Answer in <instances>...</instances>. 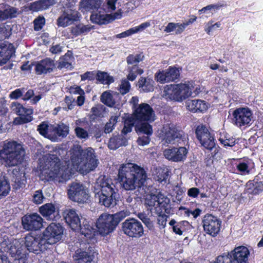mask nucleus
<instances>
[{
    "mask_svg": "<svg viewBox=\"0 0 263 263\" xmlns=\"http://www.w3.org/2000/svg\"><path fill=\"white\" fill-rule=\"evenodd\" d=\"M147 179L145 170L135 163L122 164L118 171V180L121 186L126 191L138 190L144 185Z\"/></svg>",
    "mask_w": 263,
    "mask_h": 263,
    "instance_id": "nucleus-1",
    "label": "nucleus"
},
{
    "mask_svg": "<svg viewBox=\"0 0 263 263\" xmlns=\"http://www.w3.org/2000/svg\"><path fill=\"white\" fill-rule=\"evenodd\" d=\"M96 185L97 190L99 191L95 193L96 200L105 208H114L117 204L119 198L118 190L115 185L105 176H100L97 179Z\"/></svg>",
    "mask_w": 263,
    "mask_h": 263,
    "instance_id": "nucleus-2",
    "label": "nucleus"
},
{
    "mask_svg": "<svg viewBox=\"0 0 263 263\" xmlns=\"http://www.w3.org/2000/svg\"><path fill=\"white\" fill-rule=\"evenodd\" d=\"M45 165L41 170V174L47 180L57 179L63 182L69 179L70 172L67 165H61L56 155L47 154L44 156Z\"/></svg>",
    "mask_w": 263,
    "mask_h": 263,
    "instance_id": "nucleus-3",
    "label": "nucleus"
},
{
    "mask_svg": "<svg viewBox=\"0 0 263 263\" xmlns=\"http://www.w3.org/2000/svg\"><path fill=\"white\" fill-rule=\"evenodd\" d=\"M25 154L21 143L6 140L2 143L0 149V164L8 167L16 166L22 162Z\"/></svg>",
    "mask_w": 263,
    "mask_h": 263,
    "instance_id": "nucleus-4",
    "label": "nucleus"
},
{
    "mask_svg": "<svg viewBox=\"0 0 263 263\" xmlns=\"http://www.w3.org/2000/svg\"><path fill=\"white\" fill-rule=\"evenodd\" d=\"M71 160L73 165L83 174L93 171L98 164V160L96 159L95 151L91 147L85 149L79 148L73 153Z\"/></svg>",
    "mask_w": 263,
    "mask_h": 263,
    "instance_id": "nucleus-5",
    "label": "nucleus"
},
{
    "mask_svg": "<svg viewBox=\"0 0 263 263\" xmlns=\"http://www.w3.org/2000/svg\"><path fill=\"white\" fill-rule=\"evenodd\" d=\"M129 212L123 210L114 214L103 213L96 222V227L99 233L105 236L112 233L119 222L129 215Z\"/></svg>",
    "mask_w": 263,
    "mask_h": 263,
    "instance_id": "nucleus-6",
    "label": "nucleus"
},
{
    "mask_svg": "<svg viewBox=\"0 0 263 263\" xmlns=\"http://www.w3.org/2000/svg\"><path fill=\"white\" fill-rule=\"evenodd\" d=\"M63 217L66 222L73 230H80V234L84 236L86 240L95 238L96 231L87 223L85 220L80 219L78 214L74 210L67 209L63 212Z\"/></svg>",
    "mask_w": 263,
    "mask_h": 263,
    "instance_id": "nucleus-7",
    "label": "nucleus"
},
{
    "mask_svg": "<svg viewBox=\"0 0 263 263\" xmlns=\"http://www.w3.org/2000/svg\"><path fill=\"white\" fill-rule=\"evenodd\" d=\"M163 145L168 146L169 144L176 145L181 144L185 139L184 132L179 129L173 124H166L159 133Z\"/></svg>",
    "mask_w": 263,
    "mask_h": 263,
    "instance_id": "nucleus-8",
    "label": "nucleus"
},
{
    "mask_svg": "<svg viewBox=\"0 0 263 263\" xmlns=\"http://www.w3.org/2000/svg\"><path fill=\"white\" fill-rule=\"evenodd\" d=\"M67 195L71 200L79 204L87 203L90 201L88 189L79 182L73 181L68 185Z\"/></svg>",
    "mask_w": 263,
    "mask_h": 263,
    "instance_id": "nucleus-9",
    "label": "nucleus"
},
{
    "mask_svg": "<svg viewBox=\"0 0 263 263\" xmlns=\"http://www.w3.org/2000/svg\"><path fill=\"white\" fill-rule=\"evenodd\" d=\"M44 238L43 234L39 235L28 234L25 237L26 248L29 252L37 254L45 251L49 248V246Z\"/></svg>",
    "mask_w": 263,
    "mask_h": 263,
    "instance_id": "nucleus-10",
    "label": "nucleus"
},
{
    "mask_svg": "<svg viewBox=\"0 0 263 263\" xmlns=\"http://www.w3.org/2000/svg\"><path fill=\"white\" fill-rule=\"evenodd\" d=\"M64 228L59 223H50L42 233L48 246L60 240L63 234Z\"/></svg>",
    "mask_w": 263,
    "mask_h": 263,
    "instance_id": "nucleus-11",
    "label": "nucleus"
},
{
    "mask_svg": "<svg viewBox=\"0 0 263 263\" xmlns=\"http://www.w3.org/2000/svg\"><path fill=\"white\" fill-rule=\"evenodd\" d=\"M144 56L142 53L130 54L126 58V62L128 64L127 70L128 74L127 79L128 80L133 81L137 75L141 74L143 72V69L139 68L138 63L143 61Z\"/></svg>",
    "mask_w": 263,
    "mask_h": 263,
    "instance_id": "nucleus-12",
    "label": "nucleus"
},
{
    "mask_svg": "<svg viewBox=\"0 0 263 263\" xmlns=\"http://www.w3.org/2000/svg\"><path fill=\"white\" fill-rule=\"evenodd\" d=\"M122 229L125 234L131 237L139 238L144 233L141 223L135 218H129L122 223Z\"/></svg>",
    "mask_w": 263,
    "mask_h": 263,
    "instance_id": "nucleus-13",
    "label": "nucleus"
},
{
    "mask_svg": "<svg viewBox=\"0 0 263 263\" xmlns=\"http://www.w3.org/2000/svg\"><path fill=\"white\" fill-rule=\"evenodd\" d=\"M11 108L14 113L19 116L18 117L14 119L13 121L14 124H22L32 120L31 116L33 113L32 109L26 108L20 103L15 102L11 103Z\"/></svg>",
    "mask_w": 263,
    "mask_h": 263,
    "instance_id": "nucleus-14",
    "label": "nucleus"
},
{
    "mask_svg": "<svg viewBox=\"0 0 263 263\" xmlns=\"http://www.w3.org/2000/svg\"><path fill=\"white\" fill-rule=\"evenodd\" d=\"M136 132L139 136L137 140L139 145L144 146L149 144V136L153 134V129L148 122L136 123Z\"/></svg>",
    "mask_w": 263,
    "mask_h": 263,
    "instance_id": "nucleus-15",
    "label": "nucleus"
},
{
    "mask_svg": "<svg viewBox=\"0 0 263 263\" xmlns=\"http://www.w3.org/2000/svg\"><path fill=\"white\" fill-rule=\"evenodd\" d=\"M135 120L136 121L147 122L155 120V114L153 108L147 104H140L134 111Z\"/></svg>",
    "mask_w": 263,
    "mask_h": 263,
    "instance_id": "nucleus-16",
    "label": "nucleus"
},
{
    "mask_svg": "<svg viewBox=\"0 0 263 263\" xmlns=\"http://www.w3.org/2000/svg\"><path fill=\"white\" fill-rule=\"evenodd\" d=\"M23 228L27 231H36L43 227V218L37 213L26 215L23 217Z\"/></svg>",
    "mask_w": 263,
    "mask_h": 263,
    "instance_id": "nucleus-17",
    "label": "nucleus"
},
{
    "mask_svg": "<svg viewBox=\"0 0 263 263\" xmlns=\"http://www.w3.org/2000/svg\"><path fill=\"white\" fill-rule=\"evenodd\" d=\"M203 227L206 233L216 236L220 230L221 221L211 214L205 215L202 220Z\"/></svg>",
    "mask_w": 263,
    "mask_h": 263,
    "instance_id": "nucleus-18",
    "label": "nucleus"
},
{
    "mask_svg": "<svg viewBox=\"0 0 263 263\" xmlns=\"http://www.w3.org/2000/svg\"><path fill=\"white\" fill-rule=\"evenodd\" d=\"M252 114L250 109L246 108H239L234 111L233 121L238 127L249 125L252 118Z\"/></svg>",
    "mask_w": 263,
    "mask_h": 263,
    "instance_id": "nucleus-19",
    "label": "nucleus"
},
{
    "mask_svg": "<svg viewBox=\"0 0 263 263\" xmlns=\"http://www.w3.org/2000/svg\"><path fill=\"white\" fill-rule=\"evenodd\" d=\"M20 243L18 240L13 239L6 235L0 236V251L9 253L13 255L18 251Z\"/></svg>",
    "mask_w": 263,
    "mask_h": 263,
    "instance_id": "nucleus-20",
    "label": "nucleus"
},
{
    "mask_svg": "<svg viewBox=\"0 0 263 263\" xmlns=\"http://www.w3.org/2000/svg\"><path fill=\"white\" fill-rule=\"evenodd\" d=\"M187 149L185 147L167 148L164 151L165 158L173 162H180L186 159Z\"/></svg>",
    "mask_w": 263,
    "mask_h": 263,
    "instance_id": "nucleus-21",
    "label": "nucleus"
},
{
    "mask_svg": "<svg viewBox=\"0 0 263 263\" xmlns=\"http://www.w3.org/2000/svg\"><path fill=\"white\" fill-rule=\"evenodd\" d=\"M195 133L201 144L208 149H212L215 145V141L210 140L208 143L205 141V139L212 136L208 128L205 126L199 125L196 128Z\"/></svg>",
    "mask_w": 263,
    "mask_h": 263,
    "instance_id": "nucleus-22",
    "label": "nucleus"
},
{
    "mask_svg": "<svg viewBox=\"0 0 263 263\" xmlns=\"http://www.w3.org/2000/svg\"><path fill=\"white\" fill-rule=\"evenodd\" d=\"M178 84L179 91H180L181 101L192 95L196 96L200 91L199 86H197L193 82Z\"/></svg>",
    "mask_w": 263,
    "mask_h": 263,
    "instance_id": "nucleus-23",
    "label": "nucleus"
},
{
    "mask_svg": "<svg viewBox=\"0 0 263 263\" xmlns=\"http://www.w3.org/2000/svg\"><path fill=\"white\" fill-rule=\"evenodd\" d=\"M179 76V70L174 67L159 72L156 74L157 80L161 83L175 81Z\"/></svg>",
    "mask_w": 263,
    "mask_h": 263,
    "instance_id": "nucleus-24",
    "label": "nucleus"
},
{
    "mask_svg": "<svg viewBox=\"0 0 263 263\" xmlns=\"http://www.w3.org/2000/svg\"><path fill=\"white\" fill-rule=\"evenodd\" d=\"M234 263H249L248 256L250 254L248 249L243 246L235 248L230 252Z\"/></svg>",
    "mask_w": 263,
    "mask_h": 263,
    "instance_id": "nucleus-25",
    "label": "nucleus"
},
{
    "mask_svg": "<svg viewBox=\"0 0 263 263\" xmlns=\"http://www.w3.org/2000/svg\"><path fill=\"white\" fill-rule=\"evenodd\" d=\"M69 126L63 123L52 125L49 137L52 141H58L59 137L65 138L69 134Z\"/></svg>",
    "mask_w": 263,
    "mask_h": 263,
    "instance_id": "nucleus-26",
    "label": "nucleus"
},
{
    "mask_svg": "<svg viewBox=\"0 0 263 263\" xmlns=\"http://www.w3.org/2000/svg\"><path fill=\"white\" fill-rule=\"evenodd\" d=\"M55 68L53 60L46 58L36 63L35 71L37 74H47L52 72Z\"/></svg>",
    "mask_w": 263,
    "mask_h": 263,
    "instance_id": "nucleus-27",
    "label": "nucleus"
},
{
    "mask_svg": "<svg viewBox=\"0 0 263 263\" xmlns=\"http://www.w3.org/2000/svg\"><path fill=\"white\" fill-rule=\"evenodd\" d=\"M96 11H94L90 16V20L92 23L99 25L106 24L109 23L110 16L106 12L103 10L102 7L96 9Z\"/></svg>",
    "mask_w": 263,
    "mask_h": 263,
    "instance_id": "nucleus-28",
    "label": "nucleus"
},
{
    "mask_svg": "<svg viewBox=\"0 0 263 263\" xmlns=\"http://www.w3.org/2000/svg\"><path fill=\"white\" fill-rule=\"evenodd\" d=\"M40 212L47 220H54L59 218L54 205L51 203H46L41 206Z\"/></svg>",
    "mask_w": 263,
    "mask_h": 263,
    "instance_id": "nucleus-29",
    "label": "nucleus"
},
{
    "mask_svg": "<svg viewBox=\"0 0 263 263\" xmlns=\"http://www.w3.org/2000/svg\"><path fill=\"white\" fill-rule=\"evenodd\" d=\"M12 181L14 183L13 186L15 189L24 186L26 183L25 173L20 172L18 168H15L11 172Z\"/></svg>",
    "mask_w": 263,
    "mask_h": 263,
    "instance_id": "nucleus-30",
    "label": "nucleus"
},
{
    "mask_svg": "<svg viewBox=\"0 0 263 263\" xmlns=\"http://www.w3.org/2000/svg\"><path fill=\"white\" fill-rule=\"evenodd\" d=\"M101 4V0H81L79 5V10L83 12L93 10L99 8Z\"/></svg>",
    "mask_w": 263,
    "mask_h": 263,
    "instance_id": "nucleus-31",
    "label": "nucleus"
},
{
    "mask_svg": "<svg viewBox=\"0 0 263 263\" xmlns=\"http://www.w3.org/2000/svg\"><path fill=\"white\" fill-rule=\"evenodd\" d=\"M186 106L189 110L193 112H202L207 108L206 103L201 100L189 99L186 102Z\"/></svg>",
    "mask_w": 263,
    "mask_h": 263,
    "instance_id": "nucleus-32",
    "label": "nucleus"
},
{
    "mask_svg": "<svg viewBox=\"0 0 263 263\" xmlns=\"http://www.w3.org/2000/svg\"><path fill=\"white\" fill-rule=\"evenodd\" d=\"M179 90V84L167 85L164 90L165 96L171 100L181 101L180 91Z\"/></svg>",
    "mask_w": 263,
    "mask_h": 263,
    "instance_id": "nucleus-33",
    "label": "nucleus"
},
{
    "mask_svg": "<svg viewBox=\"0 0 263 263\" xmlns=\"http://www.w3.org/2000/svg\"><path fill=\"white\" fill-rule=\"evenodd\" d=\"M73 258L77 263H92L93 255L80 249L76 251Z\"/></svg>",
    "mask_w": 263,
    "mask_h": 263,
    "instance_id": "nucleus-34",
    "label": "nucleus"
},
{
    "mask_svg": "<svg viewBox=\"0 0 263 263\" xmlns=\"http://www.w3.org/2000/svg\"><path fill=\"white\" fill-rule=\"evenodd\" d=\"M55 2V0H40L31 3L29 9L33 11H42L48 9Z\"/></svg>",
    "mask_w": 263,
    "mask_h": 263,
    "instance_id": "nucleus-35",
    "label": "nucleus"
},
{
    "mask_svg": "<svg viewBox=\"0 0 263 263\" xmlns=\"http://www.w3.org/2000/svg\"><path fill=\"white\" fill-rule=\"evenodd\" d=\"M158 198L156 212L160 214L163 210L166 212L169 208L170 199L161 194L158 195Z\"/></svg>",
    "mask_w": 263,
    "mask_h": 263,
    "instance_id": "nucleus-36",
    "label": "nucleus"
},
{
    "mask_svg": "<svg viewBox=\"0 0 263 263\" xmlns=\"http://www.w3.org/2000/svg\"><path fill=\"white\" fill-rule=\"evenodd\" d=\"M154 83L153 80L149 78L141 77L138 81L137 86L144 92H149L154 89Z\"/></svg>",
    "mask_w": 263,
    "mask_h": 263,
    "instance_id": "nucleus-37",
    "label": "nucleus"
},
{
    "mask_svg": "<svg viewBox=\"0 0 263 263\" xmlns=\"http://www.w3.org/2000/svg\"><path fill=\"white\" fill-rule=\"evenodd\" d=\"M126 139L123 135H118L110 138L108 142V147L110 149H114L121 146L125 145Z\"/></svg>",
    "mask_w": 263,
    "mask_h": 263,
    "instance_id": "nucleus-38",
    "label": "nucleus"
},
{
    "mask_svg": "<svg viewBox=\"0 0 263 263\" xmlns=\"http://www.w3.org/2000/svg\"><path fill=\"white\" fill-rule=\"evenodd\" d=\"M154 179L159 182H166L168 176L167 169L160 167L156 168L153 172Z\"/></svg>",
    "mask_w": 263,
    "mask_h": 263,
    "instance_id": "nucleus-39",
    "label": "nucleus"
},
{
    "mask_svg": "<svg viewBox=\"0 0 263 263\" xmlns=\"http://www.w3.org/2000/svg\"><path fill=\"white\" fill-rule=\"evenodd\" d=\"M72 59L73 57L71 55V53L68 52L62 58L60 59L58 68L60 69H62L64 68H70Z\"/></svg>",
    "mask_w": 263,
    "mask_h": 263,
    "instance_id": "nucleus-40",
    "label": "nucleus"
},
{
    "mask_svg": "<svg viewBox=\"0 0 263 263\" xmlns=\"http://www.w3.org/2000/svg\"><path fill=\"white\" fill-rule=\"evenodd\" d=\"M12 54V51L7 46H0V65L6 63L11 57Z\"/></svg>",
    "mask_w": 263,
    "mask_h": 263,
    "instance_id": "nucleus-41",
    "label": "nucleus"
},
{
    "mask_svg": "<svg viewBox=\"0 0 263 263\" xmlns=\"http://www.w3.org/2000/svg\"><path fill=\"white\" fill-rule=\"evenodd\" d=\"M10 190V186L8 180L4 176L0 175V199L3 196L8 195Z\"/></svg>",
    "mask_w": 263,
    "mask_h": 263,
    "instance_id": "nucleus-42",
    "label": "nucleus"
},
{
    "mask_svg": "<svg viewBox=\"0 0 263 263\" xmlns=\"http://www.w3.org/2000/svg\"><path fill=\"white\" fill-rule=\"evenodd\" d=\"M105 107L101 104H98L91 109V112L92 113L89 116V119L93 121L95 120L97 117H103V111Z\"/></svg>",
    "mask_w": 263,
    "mask_h": 263,
    "instance_id": "nucleus-43",
    "label": "nucleus"
},
{
    "mask_svg": "<svg viewBox=\"0 0 263 263\" xmlns=\"http://www.w3.org/2000/svg\"><path fill=\"white\" fill-rule=\"evenodd\" d=\"M52 127V124L48 125L46 122H43L37 126V130L39 133L44 136L46 138L50 140V138L49 137V135H50V132H51V129Z\"/></svg>",
    "mask_w": 263,
    "mask_h": 263,
    "instance_id": "nucleus-44",
    "label": "nucleus"
},
{
    "mask_svg": "<svg viewBox=\"0 0 263 263\" xmlns=\"http://www.w3.org/2000/svg\"><path fill=\"white\" fill-rule=\"evenodd\" d=\"M100 101L106 106L110 107H113L116 103L112 95L107 91L102 93L100 97Z\"/></svg>",
    "mask_w": 263,
    "mask_h": 263,
    "instance_id": "nucleus-45",
    "label": "nucleus"
},
{
    "mask_svg": "<svg viewBox=\"0 0 263 263\" xmlns=\"http://www.w3.org/2000/svg\"><path fill=\"white\" fill-rule=\"evenodd\" d=\"M64 12L72 24L79 20L81 16L80 13L76 9H67L64 10Z\"/></svg>",
    "mask_w": 263,
    "mask_h": 263,
    "instance_id": "nucleus-46",
    "label": "nucleus"
},
{
    "mask_svg": "<svg viewBox=\"0 0 263 263\" xmlns=\"http://www.w3.org/2000/svg\"><path fill=\"white\" fill-rule=\"evenodd\" d=\"M96 78L98 81L104 84H109L114 82L113 78L105 72L98 71L96 74Z\"/></svg>",
    "mask_w": 263,
    "mask_h": 263,
    "instance_id": "nucleus-47",
    "label": "nucleus"
},
{
    "mask_svg": "<svg viewBox=\"0 0 263 263\" xmlns=\"http://www.w3.org/2000/svg\"><path fill=\"white\" fill-rule=\"evenodd\" d=\"M140 122L139 121H136L135 120L133 119H126L124 121V127L122 130V134L125 135L128 133H130L132 130L133 126H135L136 129V123Z\"/></svg>",
    "mask_w": 263,
    "mask_h": 263,
    "instance_id": "nucleus-48",
    "label": "nucleus"
},
{
    "mask_svg": "<svg viewBox=\"0 0 263 263\" xmlns=\"http://www.w3.org/2000/svg\"><path fill=\"white\" fill-rule=\"evenodd\" d=\"M119 117L117 116H111L108 122L105 125L104 132L105 134H109L114 129V126L118 122Z\"/></svg>",
    "mask_w": 263,
    "mask_h": 263,
    "instance_id": "nucleus-49",
    "label": "nucleus"
},
{
    "mask_svg": "<svg viewBox=\"0 0 263 263\" xmlns=\"http://www.w3.org/2000/svg\"><path fill=\"white\" fill-rule=\"evenodd\" d=\"M11 27L10 26L4 24L0 26V41L8 38L11 35Z\"/></svg>",
    "mask_w": 263,
    "mask_h": 263,
    "instance_id": "nucleus-50",
    "label": "nucleus"
},
{
    "mask_svg": "<svg viewBox=\"0 0 263 263\" xmlns=\"http://www.w3.org/2000/svg\"><path fill=\"white\" fill-rule=\"evenodd\" d=\"M16 13L17 10L16 8L8 6L4 11H2L3 19L5 20L9 17H14L16 16Z\"/></svg>",
    "mask_w": 263,
    "mask_h": 263,
    "instance_id": "nucleus-51",
    "label": "nucleus"
},
{
    "mask_svg": "<svg viewBox=\"0 0 263 263\" xmlns=\"http://www.w3.org/2000/svg\"><path fill=\"white\" fill-rule=\"evenodd\" d=\"M158 195H149L145 199V204L149 207L154 208L156 211L157 202L158 200Z\"/></svg>",
    "mask_w": 263,
    "mask_h": 263,
    "instance_id": "nucleus-52",
    "label": "nucleus"
},
{
    "mask_svg": "<svg viewBox=\"0 0 263 263\" xmlns=\"http://www.w3.org/2000/svg\"><path fill=\"white\" fill-rule=\"evenodd\" d=\"M118 0H106L102 6L103 10L111 12L116 9V3Z\"/></svg>",
    "mask_w": 263,
    "mask_h": 263,
    "instance_id": "nucleus-53",
    "label": "nucleus"
},
{
    "mask_svg": "<svg viewBox=\"0 0 263 263\" xmlns=\"http://www.w3.org/2000/svg\"><path fill=\"white\" fill-rule=\"evenodd\" d=\"M138 217L144 223L145 226L149 230H153L154 229V225L153 222L146 216V215L143 213H139L138 214Z\"/></svg>",
    "mask_w": 263,
    "mask_h": 263,
    "instance_id": "nucleus-54",
    "label": "nucleus"
},
{
    "mask_svg": "<svg viewBox=\"0 0 263 263\" xmlns=\"http://www.w3.org/2000/svg\"><path fill=\"white\" fill-rule=\"evenodd\" d=\"M71 24L72 23L63 11L57 20V25L59 27H65Z\"/></svg>",
    "mask_w": 263,
    "mask_h": 263,
    "instance_id": "nucleus-55",
    "label": "nucleus"
},
{
    "mask_svg": "<svg viewBox=\"0 0 263 263\" xmlns=\"http://www.w3.org/2000/svg\"><path fill=\"white\" fill-rule=\"evenodd\" d=\"M74 132L77 137L80 139L86 140L89 138L88 132L82 127H76Z\"/></svg>",
    "mask_w": 263,
    "mask_h": 263,
    "instance_id": "nucleus-56",
    "label": "nucleus"
},
{
    "mask_svg": "<svg viewBox=\"0 0 263 263\" xmlns=\"http://www.w3.org/2000/svg\"><path fill=\"white\" fill-rule=\"evenodd\" d=\"M247 185L249 186L250 189L251 186L254 187V189L252 191V193L254 194H258L263 191V183L262 182H255V183H254L250 181L248 183Z\"/></svg>",
    "mask_w": 263,
    "mask_h": 263,
    "instance_id": "nucleus-57",
    "label": "nucleus"
},
{
    "mask_svg": "<svg viewBox=\"0 0 263 263\" xmlns=\"http://www.w3.org/2000/svg\"><path fill=\"white\" fill-rule=\"evenodd\" d=\"M130 85L127 80H123L119 86V90L122 95L127 93L130 89Z\"/></svg>",
    "mask_w": 263,
    "mask_h": 263,
    "instance_id": "nucleus-58",
    "label": "nucleus"
},
{
    "mask_svg": "<svg viewBox=\"0 0 263 263\" xmlns=\"http://www.w3.org/2000/svg\"><path fill=\"white\" fill-rule=\"evenodd\" d=\"M75 89L74 92L79 95L77 99V104L79 106H82L84 104L85 101V98L83 96L84 95V92L83 90L80 88V87H76Z\"/></svg>",
    "mask_w": 263,
    "mask_h": 263,
    "instance_id": "nucleus-59",
    "label": "nucleus"
},
{
    "mask_svg": "<svg viewBox=\"0 0 263 263\" xmlns=\"http://www.w3.org/2000/svg\"><path fill=\"white\" fill-rule=\"evenodd\" d=\"M26 90V89L24 87L16 89L10 93L9 97L12 99H17L23 96Z\"/></svg>",
    "mask_w": 263,
    "mask_h": 263,
    "instance_id": "nucleus-60",
    "label": "nucleus"
},
{
    "mask_svg": "<svg viewBox=\"0 0 263 263\" xmlns=\"http://www.w3.org/2000/svg\"><path fill=\"white\" fill-rule=\"evenodd\" d=\"M45 23V20L44 17L39 16L34 21V29L38 31L41 30Z\"/></svg>",
    "mask_w": 263,
    "mask_h": 263,
    "instance_id": "nucleus-61",
    "label": "nucleus"
},
{
    "mask_svg": "<svg viewBox=\"0 0 263 263\" xmlns=\"http://www.w3.org/2000/svg\"><path fill=\"white\" fill-rule=\"evenodd\" d=\"M43 193L41 190H38L35 192L33 196V202L36 204H41L43 202L44 199Z\"/></svg>",
    "mask_w": 263,
    "mask_h": 263,
    "instance_id": "nucleus-62",
    "label": "nucleus"
},
{
    "mask_svg": "<svg viewBox=\"0 0 263 263\" xmlns=\"http://www.w3.org/2000/svg\"><path fill=\"white\" fill-rule=\"evenodd\" d=\"M20 254V251L18 250V252L14 254L15 255L14 263H26V256L24 254Z\"/></svg>",
    "mask_w": 263,
    "mask_h": 263,
    "instance_id": "nucleus-63",
    "label": "nucleus"
},
{
    "mask_svg": "<svg viewBox=\"0 0 263 263\" xmlns=\"http://www.w3.org/2000/svg\"><path fill=\"white\" fill-rule=\"evenodd\" d=\"M81 77L82 81L86 80H93L96 77V74L94 71H87L81 75Z\"/></svg>",
    "mask_w": 263,
    "mask_h": 263,
    "instance_id": "nucleus-64",
    "label": "nucleus"
}]
</instances>
